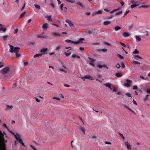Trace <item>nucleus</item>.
I'll return each mask as SVG.
<instances>
[{
    "mask_svg": "<svg viewBox=\"0 0 150 150\" xmlns=\"http://www.w3.org/2000/svg\"><path fill=\"white\" fill-rule=\"evenodd\" d=\"M6 142L4 138V135L0 130V150H6L5 144Z\"/></svg>",
    "mask_w": 150,
    "mask_h": 150,
    "instance_id": "f257e3e1",
    "label": "nucleus"
},
{
    "mask_svg": "<svg viewBox=\"0 0 150 150\" xmlns=\"http://www.w3.org/2000/svg\"><path fill=\"white\" fill-rule=\"evenodd\" d=\"M84 38H80L79 40H78L77 41L74 42V41H72L69 40H65V42H67L68 43H74V44H79L80 43H83V40H84Z\"/></svg>",
    "mask_w": 150,
    "mask_h": 150,
    "instance_id": "f03ea898",
    "label": "nucleus"
},
{
    "mask_svg": "<svg viewBox=\"0 0 150 150\" xmlns=\"http://www.w3.org/2000/svg\"><path fill=\"white\" fill-rule=\"evenodd\" d=\"M10 47V50L9 52L11 53H17L19 52V50L20 49L19 47H15L14 48V47L10 45H9Z\"/></svg>",
    "mask_w": 150,
    "mask_h": 150,
    "instance_id": "7ed1b4c3",
    "label": "nucleus"
},
{
    "mask_svg": "<svg viewBox=\"0 0 150 150\" xmlns=\"http://www.w3.org/2000/svg\"><path fill=\"white\" fill-rule=\"evenodd\" d=\"M21 136L20 135V136L19 137H16V139L19 142L20 144L22 145V146H25V144L23 143L22 140L21 139Z\"/></svg>",
    "mask_w": 150,
    "mask_h": 150,
    "instance_id": "20e7f679",
    "label": "nucleus"
},
{
    "mask_svg": "<svg viewBox=\"0 0 150 150\" xmlns=\"http://www.w3.org/2000/svg\"><path fill=\"white\" fill-rule=\"evenodd\" d=\"M132 81L129 79H127L126 81V82L124 84V86L127 87H129L132 83Z\"/></svg>",
    "mask_w": 150,
    "mask_h": 150,
    "instance_id": "39448f33",
    "label": "nucleus"
},
{
    "mask_svg": "<svg viewBox=\"0 0 150 150\" xmlns=\"http://www.w3.org/2000/svg\"><path fill=\"white\" fill-rule=\"evenodd\" d=\"M9 69L10 68L9 67H6L1 70V72L3 74H6L9 70Z\"/></svg>",
    "mask_w": 150,
    "mask_h": 150,
    "instance_id": "423d86ee",
    "label": "nucleus"
},
{
    "mask_svg": "<svg viewBox=\"0 0 150 150\" xmlns=\"http://www.w3.org/2000/svg\"><path fill=\"white\" fill-rule=\"evenodd\" d=\"M88 59L91 60V62H89V64L93 67H95V65L93 63V62L96 61L95 59H94L91 58L89 57H88Z\"/></svg>",
    "mask_w": 150,
    "mask_h": 150,
    "instance_id": "0eeeda50",
    "label": "nucleus"
},
{
    "mask_svg": "<svg viewBox=\"0 0 150 150\" xmlns=\"http://www.w3.org/2000/svg\"><path fill=\"white\" fill-rule=\"evenodd\" d=\"M81 78L82 79H90L91 80H93V79H92V77L89 75L85 76L83 77H81Z\"/></svg>",
    "mask_w": 150,
    "mask_h": 150,
    "instance_id": "6e6552de",
    "label": "nucleus"
},
{
    "mask_svg": "<svg viewBox=\"0 0 150 150\" xmlns=\"http://www.w3.org/2000/svg\"><path fill=\"white\" fill-rule=\"evenodd\" d=\"M97 66L99 68H100V69L102 68V67H104L106 68L107 69H108V67L105 65H101L100 64H97Z\"/></svg>",
    "mask_w": 150,
    "mask_h": 150,
    "instance_id": "1a4fd4ad",
    "label": "nucleus"
},
{
    "mask_svg": "<svg viewBox=\"0 0 150 150\" xmlns=\"http://www.w3.org/2000/svg\"><path fill=\"white\" fill-rule=\"evenodd\" d=\"M9 132H10L11 133L12 135H13L14 137H15V138L16 139V137H19L20 136V134H19L18 133H16V134H15V133L13 132H12L11 131H10L9 130V131H8Z\"/></svg>",
    "mask_w": 150,
    "mask_h": 150,
    "instance_id": "9d476101",
    "label": "nucleus"
},
{
    "mask_svg": "<svg viewBox=\"0 0 150 150\" xmlns=\"http://www.w3.org/2000/svg\"><path fill=\"white\" fill-rule=\"evenodd\" d=\"M125 144L126 146L127 149H131V146L129 144L128 142H125Z\"/></svg>",
    "mask_w": 150,
    "mask_h": 150,
    "instance_id": "9b49d317",
    "label": "nucleus"
},
{
    "mask_svg": "<svg viewBox=\"0 0 150 150\" xmlns=\"http://www.w3.org/2000/svg\"><path fill=\"white\" fill-rule=\"evenodd\" d=\"M121 9V8L119 7L117 9H115L113 10V11H111L110 12V14H112V13L117 11L120 10Z\"/></svg>",
    "mask_w": 150,
    "mask_h": 150,
    "instance_id": "f8f14e48",
    "label": "nucleus"
},
{
    "mask_svg": "<svg viewBox=\"0 0 150 150\" xmlns=\"http://www.w3.org/2000/svg\"><path fill=\"white\" fill-rule=\"evenodd\" d=\"M48 26V25L47 23H46L44 24L42 27L43 29H47Z\"/></svg>",
    "mask_w": 150,
    "mask_h": 150,
    "instance_id": "ddd939ff",
    "label": "nucleus"
},
{
    "mask_svg": "<svg viewBox=\"0 0 150 150\" xmlns=\"http://www.w3.org/2000/svg\"><path fill=\"white\" fill-rule=\"evenodd\" d=\"M134 58L137 60H138L139 59H142V58L141 57L138 55H134Z\"/></svg>",
    "mask_w": 150,
    "mask_h": 150,
    "instance_id": "4468645a",
    "label": "nucleus"
},
{
    "mask_svg": "<svg viewBox=\"0 0 150 150\" xmlns=\"http://www.w3.org/2000/svg\"><path fill=\"white\" fill-rule=\"evenodd\" d=\"M111 23V22L108 21H105L103 23V24L104 25H108Z\"/></svg>",
    "mask_w": 150,
    "mask_h": 150,
    "instance_id": "2eb2a0df",
    "label": "nucleus"
},
{
    "mask_svg": "<svg viewBox=\"0 0 150 150\" xmlns=\"http://www.w3.org/2000/svg\"><path fill=\"white\" fill-rule=\"evenodd\" d=\"M149 5H143L141 6H140L139 8H148L149 7Z\"/></svg>",
    "mask_w": 150,
    "mask_h": 150,
    "instance_id": "dca6fc26",
    "label": "nucleus"
},
{
    "mask_svg": "<svg viewBox=\"0 0 150 150\" xmlns=\"http://www.w3.org/2000/svg\"><path fill=\"white\" fill-rule=\"evenodd\" d=\"M47 50L48 49L47 48H43L40 50V52L42 53H44L47 52Z\"/></svg>",
    "mask_w": 150,
    "mask_h": 150,
    "instance_id": "f3484780",
    "label": "nucleus"
},
{
    "mask_svg": "<svg viewBox=\"0 0 150 150\" xmlns=\"http://www.w3.org/2000/svg\"><path fill=\"white\" fill-rule=\"evenodd\" d=\"M123 35L124 37H128L129 35V34L125 32L123 33Z\"/></svg>",
    "mask_w": 150,
    "mask_h": 150,
    "instance_id": "a211bd4d",
    "label": "nucleus"
},
{
    "mask_svg": "<svg viewBox=\"0 0 150 150\" xmlns=\"http://www.w3.org/2000/svg\"><path fill=\"white\" fill-rule=\"evenodd\" d=\"M66 22L67 23H69V24L70 26H71V27L73 26V24L72 23H71V22L70 21L67 20L66 21Z\"/></svg>",
    "mask_w": 150,
    "mask_h": 150,
    "instance_id": "6ab92c4d",
    "label": "nucleus"
},
{
    "mask_svg": "<svg viewBox=\"0 0 150 150\" xmlns=\"http://www.w3.org/2000/svg\"><path fill=\"white\" fill-rule=\"evenodd\" d=\"M52 35L54 36H61V34L58 33H53Z\"/></svg>",
    "mask_w": 150,
    "mask_h": 150,
    "instance_id": "aec40b11",
    "label": "nucleus"
},
{
    "mask_svg": "<svg viewBox=\"0 0 150 150\" xmlns=\"http://www.w3.org/2000/svg\"><path fill=\"white\" fill-rule=\"evenodd\" d=\"M115 76L118 77H120L122 76V74L120 73H117L116 74Z\"/></svg>",
    "mask_w": 150,
    "mask_h": 150,
    "instance_id": "412c9836",
    "label": "nucleus"
},
{
    "mask_svg": "<svg viewBox=\"0 0 150 150\" xmlns=\"http://www.w3.org/2000/svg\"><path fill=\"white\" fill-rule=\"evenodd\" d=\"M77 4L81 6L83 8H85V6L83 4L80 2H77Z\"/></svg>",
    "mask_w": 150,
    "mask_h": 150,
    "instance_id": "4be33fe9",
    "label": "nucleus"
},
{
    "mask_svg": "<svg viewBox=\"0 0 150 150\" xmlns=\"http://www.w3.org/2000/svg\"><path fill=\"white\" fill-rule=\"evenodd\" d=\"M135 38L137 41H140L141 40V38L138 35H136Z\"/></svg>",
    "mask_w": 150,
    "mask_h": 150,
    "instance_id": "5701e85b",
    "label": "nucleus"
},
{
    "mask_svg": "<svg viewBox=\"0 0 150 150\" xmlns=\"http://www.w3.org/2000/svg\"><path fill=\"white\" fill-rule=\"evenodd\" d=\"M118 134L120 135V137L122 138L123 140H124L125 139V137L121 133L118 132Z\"/></svg>",
    "mask_w": 150,
    "mask_h": 150,
    "instance_id": "b1692460",
    "label": "nucleus"
},
{
    "mask_svg": "<svg viewBox=\"0 0 150 150\" xmlns=\"http://www.w3.org/2000/svg\"><path fill=\"white\" fill-rule=\"evenodd\" d=\"M104 85L106 87H108V88L110 87L111 86V84L110 83H106L104 84Z\"/></svg>",
    "mask_w": 150,
    "mask_h": 150,
    "instance_id": "393cba45",
    "label": "nucleus"
},
{
    "mask_svg": "<svg viewBox=\"0 0 150 150\" xmlns=\"http://www.w3.org/2000/svg\"><path fill=\"white\" fill-rule=\"evenodd\" d=\"M139 53V51L136 49H135V50L133 52V53L134 54H138Z\"/></svg>",
    "mask_w": 150,
    "mask_h": 150,
    "instance_id": "a878e982",
    "label": "nucleus"
},
{
    "mask_svg": "<svg viewBox=\"0 0 150 150\" xmlns=\"http://www.w3.org/2000/svg\"><path fill=\"white\" fill-rule=\"evenodd\" d=\"M37 37L38 38H46L45 36H43L42 34L37 36Z\"/></svg>",
    "mask_w": 150,
    "mask_h": 150,
    "instance_id": "bb28decb",
    "label": "nucleus"
},
{
    "mask_svg": "<svg viewBox=\"0 0 150 150\" xmlns=\"http://www.w3.org/2000/svg\"><path fill=\"white\" fill-rule=\"evenodd\" d=\"M102 13V11H99L97 12H95L94 13V15L97 14H100Z\"/></svg>",
    "mask_w": 150,
    "mask_h": 150,
    "instance_id": "cd10ccee",
    "label": "nucleus"
},
{
    "mask_svg": "<svg viewBox=\"0 0 150 150\" xmlns=\"http://www.w3.org/2000/svg\"><path fill=\"white\" fill-rule=\"evenodd\" d=\"M121 28L120 27L118 26H116L115 28V31H117L118 30L121 29Z\"/></svg>",
    "mask_w": 150,
    "mask_h": 150,
    "instance_id": "c85d7f7f",
    "label": "nucleus"
},
{
    "mask_svg": "<svg viewBox=\"0 0 150 150\" xmlns=\"http://www.w3.org/2000/svg\"><path fill=\"white\" fill-rule=\"evenodd\" d=\"M25 12H23L20 15L19 18H22L23 17V16L25 15Z\"/></svg>",
    "mask_w": 150,
    "mask_h": 150,
    "instance_id": "c756f323",
    "label": "nucleus"
},
{
    "mask_svg": "<svg viewBox=\"0 0 150 150\" xmlns=\"http://www.w3.org/2000/svg\"><path fill=\"white\" fill-rule=\"evenodd\" d=\"M34 6H35V8H36L38 9L39 10H40V6H39L38 5L36 4H35Z\"/></svg>",
    "mask_w": 150,
    "mask_h": 150,
    "instance_id": "7c9ffc66",
    "label": "nucleus"
},
{
    "mask_svg": "<svg viewBox=\"0 0 150 150\" xmlns=\"http://www.w3.org/2000/svg\"><path fill=\"white\" fill-rule=\"evenodd\" d=\"M0 30L4 32L6 30V28H2L0 27Z\"/></svg>",
    "mask_w": 150,
    "mask_h": 150,
    "instance_id": "2f4dec72",
    "label": "nucleus"
},
{
    "mask_svg": "<svg viewBox=\"0 0 150 150\" xmlns=\"http://www.w3.org/2000/svg\"><path fill=\"white\" fill-rule=\"evenodd\" d=\"M71 57L73 58L77 57L78 58H80V57L79 56H77V55L76 54H73L71 56Z\"/></svg>",
    "mask_w": 150,
    "mask_h": 150,
    "instance_id": "473e14b6",
    "label": "nucleus"
},
{
    "mask_svg": "<svg viewBox=\"0 0 150 150\" xmlns=\"http://www.w3.org/2000/svg\"><path fill=\"white\" fill-rule=\"evenodd\" d=\"M69 2L71 3H74L75 2V0H66Z\"/></svg>",
    "mask_w": 150,
    "mask_h": 150,
    "instance_id": "72a5a7b5",
    "label": "nucleus"
},
{
    "mask_svg": "<svg viewBox=\"0 0 150 150\" xmlns=\"http://www.w3.org/2000/svg\"><path fill=\"white\" fill-rule=\"evenodd\" d=\"M13 108V106L12 105H8L7 106V108H6V109L8 110L9 108L11 109Z\"/></svg>",
    "mask_w": 150,
    "mask_h": 150,
    "instance_id": "f704fd0d",
    "label": "nucleus"
},
{
    "mask_svg": "<svg viewBox=\"0 0 150 150\" xmlns=\"http://www.w3.org/2000/svg\"><path fill=\"white\" fill-rule=\"evenodd\" d=\"M42 55V54H35V55H34V58H36V57H38L40 56H41Z\"/></svg>",
    "mask_w": 150,
    "mask_h": 150,
    "instance_id": "c9c22d12",
    "label": "nucleus"
},
{
    "mask_svg": "<svg viewBox=\"0 0 150 150\" xmlns=\"http://www.w3.org/2000/svg\"><path fill=\"white\" fill-rule=\"evenodd\" d=\"M64 53L67 57H68L71 54V52H70L68 53H67L66 52H65Z\"/></svg>",
    "mask_w": 150,
    "mask_h": 150,
    "instance_id": "e433bc0d",
    "label": "nucleus"
},
{
    "mask_svg": "<svg viewBox=\"0 0 150 150\" xmlns=\"http://www.w3.org/2000/svg\"><path fill=\"white\" fill-rule=\"evenodd\" d=\"M118 57L121 59H122L124 58L120 54H117Z\"/></svg>",
    "mask_w": 150,
    "mask_h": 150,
    "instance_id": "4c0bfd02",
    "label": "nucleus"
},
{
    "mask_svg": "<svg viewBox=\"0 0 150 150\" xmlns=\"http://www.w3.org/2000/svg\"><path fill=\"white\" fill-rule=\"evenodd\" d=\"M8 37V36L7 35H4L3 37V39L4 40H5Z\"/></svg>",
    "mask_w": 150,
    "mask_h": 150,
    "instance_id": "58836bf2",
    "label": "nucleus"
},
{
    "mask_svg": "<svg viewBox=\"0 0 150 150\" xmlns=\"http://www.w3.org/2000/svg\"><path fill=\"white\" fill-rule=\"evenodd\" d=\"M133 63L134 64H140V63L136 61H133Z\"/></svg>",
    "mask_w": 150,
    "mask_h": 150,
    "instance_id": "ea45409f",
    "label": "nucleus"
},
{
    "mask_svg": "<svg viewBox=\"0 0 150 150\" xmlns=\"http://www.w3.org/2000/svg\"><path fill=\"white\" fill-rule=\"evenodd\" d=\"M122 11H121L118 12V13H116L115 14V16H118V15L121 14H122Z\"/></svg>",
    "mask_w": 150,
    "mask_h": 150,
    "instance_id": "a19ab883",
    "label": "nucleus"
},
{
    "mask_svg": "<svg viewBox=\"0 0 150 150\" xmlns=\"http://www.w3.org/2000/svg\"><path fill=\"white\" fill-rule=\"evenodd\" d=\"M149 96V95H148V94L147 95H146V98L144 99V101H146V100H148V97Z\"/></svg>",
    "mask_w": 150,
    "mask_h": 150,
    "instance_id": "79ce46f5",
    "label": "nucleus"
},
{
    "mask_svg": "<svg viewBox=\"0 0 150 150\" xmlns=\"http://www.w3.org/2000/svg\"><path fill=\"white\" fill-rule=\"evenodd\" d=\"M138 5L137 4H134L131 6V8H133L135 7H136Z\"/></svg>",
    "mask_w": 150,
    "mask_h": 150,
    "instance_id": "37998d69",
    "label": "nucleus"
},
{
    "mask_svg": "<svg viewBox=\"0 0 150 150\" xmlns=\"http://www.w3.org/2000/svg\"><path fill=\"white\" fill-rule=\"evenodd\" d=\"M65 49H68V50H67V52H68L69 50H72V49L71 48V47H65Z\"/></svg>",
    "mask_w": 150,
    "mask_h": 150,
    "instance_id": "c03bdc74",
    "label": "nucleus"
},
{
    "mask_svg": "<svg viewBox=\"0 0 150 150\" xmlns=\"http://www.w3.org/2000/svg\"><path fill=\"white\" fill-rule=\"evenodd\" d=\"M125 94L129 97H132L131 94L129 93H126Z\"/></svg>",
    "mask_w": 150,
    "mask_h": 150,
    "instance_id": "a18cd8bd",
    "label": "nucleus"
},
{
    "mask_svg": "<svg viewBox=\"0 0 150 150\" xmlns=\"http://www.w3.org/2000/svg\"><path fill=\"white\" fill-rule=\"evenodd\" d=\"M3 125L5 127L7 128V129L8 130V131H9V129H8V127H7V125L5 123H4L3 124Z\"/></svg>",
    "mask_w": 150,
    "mask_h": 150,
    "instance_id": "49530a36",
    "label": "nucleus"
},
{
    "mask_svg": "<svg viewBox=\"0 0 150 150\" xmlns=\"http://www.w3.org/2000/svg\"><path fill=\"white\" fill-rule=\"evenodd\" d=\"M45 18L47 19H51V16H45Z\"/></svg>",
    "mask_w": 150,
    "mask_h": 150,
    "instance_id": "de8ad7c7",
    "label": "nucleus"
},
{
    "mask_svg": "<svg viewBox=\"0 0 150 150\" xmlns=\"http://www.w3.org/2000/svg\"><path fill=\"white\" fill-rule=\"evenodd\" d=\"M120 44H121L123 47H126V45L124 43L121 42H120Z\"/></svg>",
    "mask_w": 150,
    "mask_h": 150,
    "instance_id": "09e8293b",
    "label": "nucleus"
},
{
    "mask_svg": "<svg viewBox=\"0 0 150 150\" xmlns=\"http://www.w3.org/2000/svg\"><path fill=\"white\" fill-rule=\"evenodd\" d=\"M116 67L117 68V69H119L120 67V65L119 64V63H117L116 65Z\"/></svg>",
    "mask_w": 150,
    "mask_h": 150,
    "instance_id": "8fccbe9b",
    "label": "nucleus"
},
{
    "mask_svg": "<svg viewBox=\"0 0 150 150\" xmlns=\"http://www.w3.org/2000/svg\"><path fill=\"white\" fill-rule=\"evenodd\" d=\"M16 56L17 57H19L20 56V55L19 53L17 52L16 54Z\"/></svg>",
    "mask_w": 150,
    "mask_h": 150,
    "instance_id": "3c124183",
    "label": "nucleus"
},
{
    "mask_svg": "<svg viewBox=\"0 0 150 150\" xmlns=\"http://www.w3.org/2000/svg\"><path fill=\"white\" fill-rule=\"evenodd\" d=\"M129 12V11L128 10L123 15V16H125L126 14H127V13H128Z\"/></svg>",
    "mask_w": 150,
    "mask_h": 150,
    "instance_id": "603ef678",
    "label": "nucleus"
},
{
    "mask_svg": "<svg viewBox=\"0 0 150 150\" xmlns=\"http://www.w3.org/2000/svg\"><path fill=\"white\" fill-rule=\"evenodd\" d=\"M64 6V4H61L60 5V8L62 11L63 10V7Z\"/></svg>",
    "mask_w": 150,
    "mask_h": 150,
    "instance_id": "864d4df0",
    "label": "nucleus"
},
{
    "mask_svg": "<svg viewBox=\"0 0 150 150\" xmlns=\"http://www.w3.org/2000/svg\"><path fill=\"white\" fill-rule=\"evenodd\" d=\"M101 50L103 52H107V50L106 49H102Z\"/></svg>",
    "mask_w": 150,
    "mask_h": 150,
    "instance_id": "5fc2aeb1",
    "label": "nucleus"
},
{
    "mask_svg": "<svg viewBox=\"0 0 150 150\" xmlns=\"http://www.w3.org/2000/svg\"><path fill=\"white\" fill-rule=\"evenodd\" d=\"M18 29L17 28L14 31V34H16L18 32Z\"/></svg>",
    "mask_w": 150,
    "mask_h": 150,
    "instance_id": "6e6d98bb",
    "label": "nucleus"
},
{
    "mask_svg": "<svg viewBox=\"0 0 150 150\" xmlns=\"http://www.w3.org/2000/svg\"><path fill=\"white\" fill-rule=\"evenodd\" d=\"M28 64V62H25L24 63V65L25 66L27 65Z\"/></svg>",
    "mask_w": 150,
    "mask_h": 150,
    "instance_id": "4d7b16f0",
    "label": "nucleus"
},
{
    "mask_svg": "<svg viewBox=\"0 0 150 150\" xmlns=\"http://www.w3.org/2000/svg\"><path fill=\"white\" fill-rule=\"evenodd\" d=\"M146 93H148L150 94V89H148L147 90Z\"/></svg>",
    "mask_w": 150,
    "mask_h": 150,
    "instance_id": "13d9d810",
    "label": "nucleus"
},
{
    "mask_svg": "<svg viewBox=\"0 0 150 150\" xmlns=\"http://www.w3.org/2000/svg\"><path fill=\"white\" fill-rule=\"evenodd\" d=\"M137 88H138V87L137 86H133V89H137Z\"/></svg>",
    "mask_w": 150,
    "mask_h": 150,
    "instance_id": "bf43d9fd",
    "label": "nucleus"
},
{
    "mask_svg": "<svg viewBox=\"0 0 150 150\" xmlns=\"http://www.w3.org/2000/svg\"><path fill=\"white\" fill-rule=\"evenodd\" d=\"M127 109L130 111H131V112H133V113H134L135 112H134L130 108H127Z\"/></svg>",
    "mask_w": 150,
    "mask_h": 150,
    "instance_id": "052dcab7",
    "label": "nucleus"
},
{
    "mask_svg": "<svg viewBox=\"0 0 150 150\" xmlns=\"http://www.w3.org/2000/svg\"><path fill=\"white\" fill-rule=\"evenodd\" d=\"M105 144H111V142H105Z\"/></svg>",
    "mask_w": 150,
    "mask_h": 150,
    "instance_id": "680f3d73",
    "label": "nucleus"
},
{
    "mask_svg": "<svg viewBox=\"0 0 150 150\" xmlns=\"http://www.w3.org/2000/svg\"><path fill=\"white\" fill-rule=\"evenodd\" d=\"M30 146L33 149H34V150H36L37 149L35 148V147H34L32 145H30Z\"/></svg>",
    "mask_w": 150,
    "mask_h": 150,
    "instance_id": "e2e57ef3",
    "label": "nucleus"
},
{
    "mask_svg": "<svg viewBox=\"0 0 150 150\" xmlns=\"http://www.w3.org/2000/svg\"><path fill=\"white\" fill-rule=\"evenodd\" d=\"M133 27V25H130L129 27H128V29H131Z\"/></svg>",
    "mask_w": 150,
    "mask_h": 150,
    "instance_id": "0e129e2a",
    "label": "nucleus"
},
{
    "mask_svg": "<svg viewBox=\"0 0 150 150\" xmlns=\"http://www.w3.org/2000/svg\"><path fill=\"white\" fill-rule=\"evenodd\" d=\"M81 130L83 132H84V134L85 131V129L84 128H82L81 129Z\"/></svg>",
    "mask_w": 150,
    "mask_h": 150,
    "instance_id": "69168bd1",
    "label": "nucleus"
},
{
    "mask_svg": "<svg viewBox=\"0 0 150 150\" xmlns=\"http://www.w3.org/2000/svg\"><path fill=\"white\" fill-rule=\"evenodd\" d=\"M30 45H34L35 44V42H31L29 43Z\"/></svg>",
    "mask_w": 150,
    "mask_h": 150,
    "instance_id": "338daca9",
    "label": "nucleus"
},
{
    "mask_svg": "<svg viewBox=\"0 0 150 150\" xmlns=\"http://www.w3.org/2000/svg\"><path fill=\"white\" fill-rule=\"evenodd\" d=\"M36 101L37 102H39L40 101V100L38 99L37 98H35Z\"/></svg>",
    "mask_w": 150,
    "mask_h": 150,
    "instance_id": "774afa93",
    "label": "nucleus"
}]
</instances>
